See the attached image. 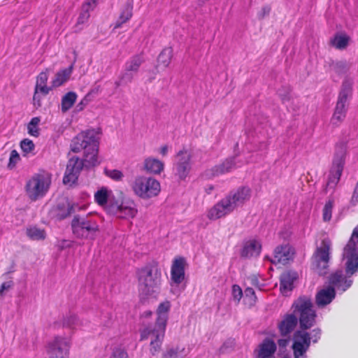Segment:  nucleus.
I'll use <instances>...</instances> for the list:
<instances>
[{"mask_svg": "<svg viewBox=\"0 0 358 358\" xmlns=\"http://www.w3.org/2000/svg\"><path fill=\"white\" fill-rule=\"evenodd\" d=\"M293 313L287 314L280 322L278 327L282 335L289 334L296 326L298 320L301 330L296 331L293 336L292 350L294 358H306V352L311 341L317 343L321 336V330L314 329L311 332L306 331L315 322L316 314L310 298L299 297L292 304Z\"/></svg>", "mask_w": 358, "mask_h": 358, "instance_id": "obj_1", "label": "nucleus"}, {"mask_svg": "<svg viewBox=\"0 0 358 358\" xmlns=\"http://www.w3.org/2000/svg\"><path fill=\"white\" fill-rule=\"evenodd\" d=\"M251 197L249 187H242L235 192H230L206 212L207 217L210 220H216L231 214L237 208L243 206Z\"/></svg>", "mask_w": 358, "mask_h": 358, "instance_id": "obj_2", "label": "nucleus"}, {"mask_svg": "<svg viewBox=\"0 0 358 358\" xmlns=\"http://www.w3.org/2000/svg\"><path fill=\"white\" fill-rule=\"evenodd\" d=\"M99 134L94 129L87 130L76 136L71 144L73 152L83 151V160L90 166L99 164L98 160Z\"/></svg>", "mask_w": 358, "mask_h": 358, "instance_id": "obj_3", "label": "nucleus"}, {"mask_svg": "<svg viewBox=\"0 0 358 358\" xmlns=\"http://www.w3.org/2000/svg\"><path fill=\"white\" fill-rule=\"evenodd\" d=\"M136 275L140 294L145 297H156L161 289L162 273L159 269L156 266L146 265L138 269Z\"/></svg>", "mask_w": 358, "mask_h": 358, "instance_id": "obj_4", "label": "nucleus"}, {"mask_svg": "<svg viewBox=\"0 0 358 358\" xmlns=\"http://www.w3.org/2000/svg\"><path fill=\"white\" fill-rule=\"evenodd\" d=\"M171 304L169 301L161 302L156 310L157 317L154 327L148 326L141 331V339L157 340V336L162 334V339L164 338L166 324L169 320Z\"/></svg>", "mask_w": 358, "mask_h": 358, "instance_id": "obj_5", "label": "nucleus"}, {"mask_svg": "<svg viewBox=\"0 0 358 358\" xmlns=\"http://www.w3.org/2000/svg\"><path fill=\"white\" fill-rule=\"evenodd\" d=\"M52 182L51 175L41 172L33 175L27 180L24 190L29 200L36 201L43 198L48 192Z\"/></svg>", "mask_w": 358, "mask_h": 358, "instance_id": "obj_6", "label": "nucleus"}, {"mask_svg": "<svg viewBox=\"0 0 358 358\" xmlns=\"http://www.w3.org/2000/svg\"><path fill=\"white\" fill-rule=\"evenodd\" d=\"M71 228L75 236L81 239H94L99 231L96 218L91 213L85 215H76L71 221Z\"/></svg>", "mask_w": 358, "mask_h": 358, "instance_id": "obj_7", "label": "nucleus"}, {"mask_svg": "<svg viewBox=\"0 0 358 358\" xmlns=\"http://www.w3.org/2000/svg\"><path fill=\"white\" fill-rule=\"evenodd\" d=\"M130 187L134 195L144 200L157 196L161 191L160 182L157 179L145 176L135 177Z\"/></svg>", "mask_w": 358, "mask_h": 358, "instance_id": "obj_8", "label": "nucleus"}, {"mask_svg": "<svg viewBox=\"0 0 358 358\" xmlns=\"http://www.w3.org/2000/svg\"><path fill=\"white\" fill-rule=\"evenodd\" d=\"M106 211L117 219L129 222L136 218L138 213L137 203L128 197L110 201L106 207Z\"/></svg>", "mask_w": 358, "mask_h": 358, "instance_id": "obj_9", "label": "nucleus"}, {"mask_svg": "<svg viewBox=\"0 0 358 358\" xmlns=\"http://www.w3.org/2000/svg\"><path fill=\"white\" fill-rule=\"evenodd\" d=\"M186 265V260L182 257L175 258L171 264L170 292L176 296H178L185 288L182 282L185 279Z\"/></svg>", "mask_w": 358, "mask_h": 358, "instance_id": "obj_10", "label": "nucleus"}, {"mask_svg": "<svg viewBox=\"0 0 358 358\" xmlns=\"http://www.w3.org/2000/svg\"><path fill=\"white\" fill-rule=\"evenodd\" d=\"M71 346L70 336L57 335L48 342L46 353L48 358H69Z\"/></svg>", "mask_w": 358, "mask_h": 358, "instance_id": "obj_11", "label": "nucleus"}, {"mask_svg": "<svg viewBox=\"0 0 358 358\" xmlns=\"http://www.w3.org/2000/svg\"><path fill=\"white\" fill-rule=\"evenodd\" d=\"M352 87L348 83H343L338 94V101L331 118L333 125L338 126L345 120L348 110V99L351 96Z\"/></svg>", "mask_w": 358, "mask_h": 358, "instance_id": "obj_12", "label": "nucleus"}, {"mask_svg": "<svg viewBox=\"0 0 358 358\" xmlns=\"http://www.w3.org/2000/svg\"><path fill=\"white\" fill-rule=\"evenodd\" d=\"M331 243L328 238L322 241L320 245L317 247L312 257L313 264L319 275H325L329 267L330 259V250Z\"/></svg>", "mask_w": 358, "mask_h": 358, "instance_id": "obj_13", "label": "nucleus"}, {"mask_svg": "<svg viewBox=\"0 0 358 358\" xmlns=\"http://www.w3.org/2000/svg\"><path fill=\"white\" fill-rule=\"evenodd\" d=\"M358 243V226L352 232V236L343 250V259H346V272L353 274L358 271V254L357 244Z\"/></svg>", "mask_w": 358, "mask_h": 358, "instance_id": "obj_14", "label": "nucleus"}, {"mask_svg": "<svg viewBox=\"0 0 358 358\" xmlns=\"http://www.w3.org/2000/svg\"><path fill=\"white\" fill-rule=\"evenodd\" d=\"M347 155V147L345 145H337L333 159L328 184L336 185L342 175Z\"/></svg>", "mask_w": 358, "mask_h": 358, "instance_id": "obj_15", "label": "nucleus"}, {"mask_svg": "<svg viewBox=\"0 0 358 358\" xmlns=\"http://www.w3.org/2000/svg\"><path fill=\"white\" fill-rule=\"evenodd\" d=\"M191 157L190 152L185 149L179 151L176 156L174 172L180 180L185 179L190 171Z\"/></svg>", "mask_w": 358, "mask_h": 358, "instance_id": "obj_16", "label": "nucleus"}, {"mask_svg": "<svg viewBox=\"0 0 358 358\" xmlns=\"http://www.w3.org/2000/svg\"><path fill=\"white\" fill-rule=\"evenodd\" d=\"M83 162L78 157H71L67 164L63 182L71 185L78 179V174L83 169Z\"/></svg>", "mask_w": 358, "mask_h": 358, "instance_id": "obj_17", "label": "nucleus"}, {"mask_svg": "<svg viewBox=\"0 0 358 358\" xmlns=\"http://www.w3.org/2000/svg\"><path fill=\"white\" fill-rule=\"evenodd\" d=\"M236 164L234 159H227L222 163L205 171L204 176L208 178H212L225 174L234 170Z\"/></svg>", "mask_w": 358, "mask_h": 358, "instance_id": "obj_18", "label": "nucleus"}, {"mask_svg": "<svg viewBox=\"0 0 358 358\" xmlns=\"http://www.w3.org/2000/svg\"><path fill=\"white\" fill-rule=\"evenodd\" d=\"M329 287L342 292L346 291L352 284V280L348 279L343 271L333 273L329 277Z\"/></svg>", "mask_w": 358, "mask_h": 358, "instance_id": "obj_19", "label": "nucleus"}, {"mask_svg": "<svg viewBox=\"0 0 358 358\" xmlns=\"http://www.w3.org/2000/svg\"><path fill=\"white\" fill-rule=\"evenodd\" d=\"M276 345L271 339H264L255 350L256 358H275Z\"/></svg>", "mask_w": 358, "mask_h": 358, "instance_id": "obj_20", "label": "nucleus"}, {"mask_svg": "<svg viewBox=\"0 0 358 358\" xmlns=\"http://www.w3.org/2000/svg\"><path fill=\"white\" fill-rule=\"evenodd\" d=\"M261 250L260 242L256 239H250L243 243L241 256L244 258L256 257L259 255Z\"/></svg>", "mask_w": 358, "mask_h": 358, "instance_id": "obj_21", "label": "nucleus"}, {"mask_svg": "<svg viewBox=\"0 0 358 358\" xmlns=\"http://www.w3.org/2000/svg\"><path fill=\"white\" fill-rule=\"evenodd\" d=\"M293 255V250L288 245L277 247L274 251V255L271 259V262L274 264H285L292 259Z\"/></svg>", "mask_w": 358, "mask_h": 358, "instance_id": "obj_22", "label": "nucleus"}, {"mask_svg": "<svg viewBox=\"0 0 358 358\" xmlns=\"http://www.w3.org/2000/svg\"><path fill=\"white\" fill-rule=\"evenodd\" d=\"M336 292L334 288L327 287L320 289L316 294V303L319 307H324L330 303L335 298Z\"/></svg>", "mask_w": 358, "mask_h": 358, "instance_id": "obj_23", "label": "nucleus"}, {"mask_svg": "<svg viewBox=\"0 0 358 358\" xmlns=\"http://www.w3.org/2000/svg\"><path fill=\"white\" fill-rule=\"evenodd\" d=\"M112 190L108 189L106 187H102L98 189L94 194V200L96 203L103 207L106 210V207L110 203V201H115L113 199Z\"/></svg>", "mask_w": 358, "mask_h": 358, "instance_id": "obj_24", "label": "nucleus"}, {"mask_svg": "<svg viewBox=\"0 0 358 358\" xmlns=\"http://www.w3.org/2000/svg\"><path fill=\"white\" fill-rule=\"evenodd\" d=\"M296 277V273L291 271L285 272L281 275L280 289L283 294L286 295L292 290L293 283Z\"/></svg>", "mask_w": 358, "mask_h": 358, "instance_id": "obj_25", "label": "nucleus"}, {"mask_svg": "<svg viewBox=\"0 0 358 358\" xmlns=\"http://www.w3.org/2000/svg\"><path fill=\"white\" fill-rule=\"evenodd\" d=\"M62 323L63 327L72 330L80 329L86 324L83 320L73 314H69L64 317Z\"/></svg>", "mask_w": 358, "mask_h": 358, "instance_id": "obj_26", "label": "nucleus"}, {"mask_svg": "<svg viewBox=\"0 0 358 358\" xmlns=\"http://www.w3.org/2000/svg\"><path fill=\"white\" fill-rule=\"evenodd\" d=\"M143 167L147 172L158 175L164 171V164L158 159L148 157L144 160Z\"/></svg>", "mask_w": 358, "mask_h": 358, "instance_id": "obj_27", "label": "nucleus"}, {"mask_svg": "<svg viewBox=\"0 0 358 358\" xmlns=\"http://www.w3.org/2000/svg\"><path fill=\"white\" fill-rule=\"evenodd\" d=\"M73 66L58 71L52 78L51 85L52 87L55 88L59 87L67 82L72 73Z\"/></svg>", "mask_w": 358, "mask_h": 358, "instance_id": "obj_28", "label": "nucleus"}, {"mask_svg": "<svg viewBox=\"0 0 358 358\" xmlns=\"http://www.w3.org/2000/svg\"><path fill=\"white\" fill-rule=\"evenodd\" d=\"M350 41V38L345 33H337L330 40L331 46L338 50L345 49Z\"/></svg>", "mask_w": 358, "mask_h": 358, "instance_id": "obj_29", "label": "nucleus"}, {"mask_svg": "<svg viewBox=\"0 0 358 358\" xmlns=\"http://www.w3.org/2000/svg\"><path fill=\"white\" fill-rule=\"evenodd\" d=\"M26 234L32 241H43L46 238L45 231L35 226L27 227Z\"/></svg>", "mask_w": 358, "mask_h": 358, "instance_id": "obj_30", "label": "nucleus"}, {"mask_svg": "<svg viewBox=\"0 0 358 358\" xmlns=\"http://www.w3.org/2000/svg\"><path fill=\"white\" fill-rule=\"evenodd\" d=\"M350 68V64L346 60L333 61L330 65V69L338 75L346 73Z\"/></svg>", "mask_w": 358, "mask_h": 358, "instance_id": "obj_31", "label": "nucleus"}, {"mask_svg": "<svg viewBox=\"0 0 358 358\" xmlns=\"http://www.w3.org/2000/svg\"><path fill=\"white\" fill-rule=\"evenodd\" d=\"M77 95L73 92L66 93L62 99L61 110L62 113L67 112L75 103Z\"/></svg>", "mask_w": 358, "mask_h": 358, "instance_id": "obj_32", "label": "nucleus"}, {"mask_svg": "<svg viewBox=\"0 0 358 358\" xmlns=\"http://www.w3.org/2000/svg\"><path fill=\"white\" fill-rule=\"evenodd\" d=\"M133 6L131 3H127L122 9L119 20L117 21L115 28L117 29L132 17Z\"/></svg>", "mask_w": 358, "mask_h": 358, "instance_id": "obj_33", "label": "nucleus"}, {"mask_svg": "<svg viewBox=\"0 0 358 358\" xmlns=\"http://www.w3.org/2000/svg\"><path fill=\"white\" fill-rule=\"evenodd\" d=\"M41 118L39 117H34L31 119L27 124L28 134L34 137H38L40 134L39 124Z\"/></svg>", "mask_w": 358, "mask_h": 358, "instance_id": "obj_34", "label": "nucleus"}, {"mask_svg": "<svg viewBox=\"0 0 358 358\" xmlns=\"http://www.w3.org/2000/svg\"><path fill=\"white\" fill-rule=\"evenodd\" d=\"M20 146L23 152V156L25 157L34 154V151L35 150V145L31 140L29 138L22 140L20 141Z\"/></svg>", "mask_w": 358, "mask_h": 358, "instance_id": "obj_35", "label": "nucleus"}, {"mask_svg": "<svg viewBox=\"0 0 358 358\" xmlns=\"http://www.w3.org/2000/svg\"><path fill=\"white\" fill-rule=\"evenodd\" d=\"M172 55L173 51L171 48L163 50L158 57L159 64L164 67H167L171 63Z\"/></svg>", "mask_w": 358, "mask_h": 358, "instance_id": "obj_36", "label": "nucleus"}, {"mask_svg": "<svg viewBox=\"0 0 358 358\" xmlns=\"http://www.w3.org/2000/svg\"><path fill=\"white\" fill-rule=\"evenodd\" d=\"M143 62V59L141 56L136 55L131 57L127 63L125 69L127 71H134L136 72L141 64Z\"/></svg>", "mask_w": 358, "mask_h": 358, "instance_id": "obj_37", "label": "nucleus"}, {"mask_svg": "<svg viewBox=\"0 0 358 358\" xmlns=\"http://www.w3.org/2000/svg\"><path fill=\"white\" fill-rule=\"evenodd\" d=\"M103 173L107 177L116 182L122 181L124 177L122 171L117 169H109L105 168Z\"/></svg>", "mask_w": 358, "mask_h": 358, "instance_id": "obj_38", "label": "nucleus"}, {"mask_svg": "<svg viewBox=\"0 0 358 358\" xmlns=\"http://www.w3.org/2000/svg\"><path fill=\"white\" fill-rule=\"evenodd\" d=\"M20 160L21 157L18 152L16 150H11L7 165L8 169L10 170L15 169Z\"/></svg>", "mask_w": 358, "mask_h": 358, "instance_id": "obj_39", "label": "nucleus"}, {"mask_svg": "<svg viewBox=\"0 0 358 358\" xmlns=\"http://www.w3.org/2000/svg\"><path fill=\"white\" fill-rule=\"evenodd\" d=\"M157 341L155 340H151L150 343V351L152 355H155L161 350L162 345L164 341V339H162V334L157 336Z\"/></svg>", "mask_w": 358, "mask_h": 358, "instance_id": "obj_40", "label": "nucleus"}, {"mask_svg": "<svg viewBox=\"0 0 358 358\" xmlns=\"http://www.w3.org/2000/svg\"><path fill=\"white\" fill-rule=\"evenodd\" d=\"M333 207L334 203L331 200L325 203L322 210V219L324 222H329L331 219Z\"/></svg>", "mask_w": 358, "mask_h": 358, "instance_id": "obj_41", "label": "nucleus"}, {"mask_svg": "<svg viewBox=\"0 0 358 358\" xmlns=\"http://www.w3.org/2000/svg\"><path fill=\"white\" fill-rule=\"evenodd\" d=\"M87 208V204H79L78 203H73L71 205L68 204V209L65 214L63 215V217H66L71 213H76L77 211L83 210Z\"/></svg>", "mask_w": 358, "mask_h": 358, "instance_id": "obj_42", "label": "nucleus"}, {"mask_svg": "<svg viewBox=\"0 0 358 358\" xmlns=\"http://www.w3.org/2000/svg\"><path fill=\"white\" fill-rule=\"evenodd\" d=\"M245 300H248V303L250 305H253L256 301V296L255 291L251 287H248L245 289Z\"/></svg>", "mask_w": 358, "mask_h": 358, "instance_id": "obj_43", "label": "nucleus"}, {"mask_svg": "<svg viewBox=\"0 0 358 358\" xmlns=\"http://www.w3.org/2000/svg\"><path fill=\"white\" fill-rule=\"evenodd\" d=\"M48 80V70L46 69L45 71L41 72L37 76L36 85H47Z\"/></svg>", "mask_w": 358, "mask_h": 358, "instance_id": "obj_44", "label": "nucleus"}, {"mask_svg": "<svg viewBox=\"0 0 358 358\" xmlns=\"http://www.w3.org/2000/svg\"><path fill=\"white\" fill-rule=\"evenodd\" d=\"M98 2L99 0H86L82 6V10L90 13L96 8Z\"/></svg>", "mask_w": 358, "mask_h": 358, "instance_id": "obj_45", "label": "nucleus"}, {"mask_svg": "<svg viewBox=\"0 0 358 358\" xmlns=\"http://www.w3.org/2000/svg\"><path fill=\"white\" fill-rule=\"evenodd\" d=\"M110 358H128V355L124 349L117 348L113 350Z\"/></svg>", "mask_w": 358, "mask_h": 358, "instance_id": "obj_46", "label": "nucleus"}, {"mask_svg": "<svg viewBox=\"0 0 358 358\" xmlns=\"http://www.w3.org/2000/svg\"><path fill=\"white\" fill-rule=\"evenodd\" d=\"M232 296H233L234 300L236 301L238 303L241 299V298L243 296V291L238 285H233Z\"/></svg>", "mask_w": 358, "mask_h": 358, "instance_id": "obj_47", "label": "nucleus"}, {"mask_svg": "<svg viewBox=\"0 0 358 358\" xmlns=\"http://www.w3.org/2000/svg\"><path fill=\"white\" fill-rule=\"evenodd\" d=\"M90 16V15L89 12L82 10V12L78 18L76 27L86 23L88 21Z\"/></svg>", "mask_w": 358, "mask_h": 358, "instance_id": "obj_48", "label": "nucleus"}, {"mask_svg": "<svg viewBox=\"0 0 358 358\" xmlns=\"http://www.w3.org/2000/svg\"><path fill=\"white\" fill-rule=\"evenodd\" d=\"M52 88V86L49 87L47 85H36L34 92L41 94L43 96H46Z\"/></svg>", "mask_w": 358, "mask_h": 358, "instance_id": "obj_49", "label": "nucleus"}, {"mask_svg": "<svg viewBox=\"0 0 358 358\" xmlns=\"http://www.w3.org/2000/svg\"><path fill=\"white\" fill-rule=\"evenodd\" d=\"M43 95L38 92H34L33 96V105L36 108H38L42 106Z\"/></svg>", "mask_w": 358, "mask_h": 358, "instance_id": "obj_50", "label": "nucleus"}, {"mask_svg": "<svg viewBox=\"0 0 358 358\" xmlns=\"http://www.w3.org/2000/svg\"><path fill=\"white\" fill-rule=\"evenodd\" d=\"M271 11L270 7L266 6H263L257 13V17L259 20L264 18L266 16L268 15Z\"/></svg>", "mask_w": 358, "mask_h": 358, "instance_id": "obj_51", "label": "nucleus"}, {"mask_svg": "<svg viewBox=\"0 0 358 358\" xmlns=\"http://www.w3.org/2000/svg\"><path fill=\"white\" fill-rule=\"evenodd\" d=\"M12 281H8L2 283L0 287V296H3L4 295V291L8 290L13 286Z\"/></svg>", "mask_w": 358, "mask_h": 358, "instance_id": "obj_52", "label": "nucleus"}, {"mask_svg": "<svg viewBox=\"0 0 358 358\" xmlns=\"http://www.w3.org/2000/svg\"><path fill=\"white\" fill-rule=\"evenodd\" d=\"M164 358H177V353L174 350L171 349L164 355Z\"/></svg>", "mask_w": 358, "mask_h": 358, "instance_id": "obj_53", "label": "nucleus"}, {"mask_svg": "<svg viewBox=\"0 0 358 358\" xmlns=\"http://www.w3.org/2000/svg\"><path fill=\"white\" fill-rule=\"evenodd\" d=\"M169 151V146L165 145L160 148L159 149V153L163 156H166Z\"/></svg>", "mask_w": 358, "mask_h": 358, "instance_id": "obj_54", "label": "nucleus"}, {"mask_svg": "<svg viewBox=\"0 0 358 358\" xmlns=\"http://www.w3.org/2000/svg\"><path fill=\"white\" fill-rule=\"evenodd\" d=\"M90 94H87L83 99V100L80 101V104L81 105H83V106H86L88 102L90 101Z\"/></svg>", "mask_w": 358, "mask_h": 358, "instance_id": "obj_55", "label": "nucleus"}, {"mask_svg": "<svg viewBox=\"0 0 358 358\" xmlns=\"http://www.w3.org/2000/svg\"><path fill=\"white\" fill-rule=\"evenodd\" d=\"M288 341L287 339H280L278 341V344L281 347H285L287 345Z\"/></svg>", "mask_w": 358, "mask_h": 358, "instance_id": "obj_56", "label": "nucleus"}, {"mask_svg": "<svg viewBox=\"0 0 358 358\" xmlns=\"http://www.w3.org/2000/svg\"><path fill=\"white\" fill-rule=\"evenodd\" d=\"M279 95L280 96L281 99H282V101L285 103L286 101H289V94H287V95H285L283 96L282 94H281L280 93H279Z\"/></svg>", "mask_w": 358, "mask_h": 358, "instance_id": "obj_57", "label": "nucleus"}, {"mask_svg": "<svg viewBox=\"0 0 358 358\" xmlns=\"http://www.w3.org/2000/svg\"><path fill=\"white\" fill-rule=\"evenodd\" d=\"M143 315L145 317H150L152 315V312L151 311H145V312H144Z\"/></svg>", "mask_w": 358, "mask_h": 358, "instance_id": "obj_58", "label": "nucleus"}]
</instances>
